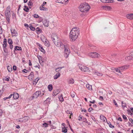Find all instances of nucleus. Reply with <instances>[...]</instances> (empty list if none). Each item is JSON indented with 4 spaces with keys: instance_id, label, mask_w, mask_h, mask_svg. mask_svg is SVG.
<instances>
[{
    "instance_id": "nucleus-1",
    "label": "nucleus",
    "mask_w": 133,
    "mask_h": 133,
    "mask_svg": "<svg viewBox=\"0 0 133 133\" xmlns=\"http://www.w3.org/2000/svg\"><path fill=\"white\" fill-rule=\"evenodd\" d=\"M54 44L57 46L58 47H60L62 49H64V56L65 58H67L70 52L69 49L68 48V46L66 45H63L61 42L58 40V41H57Z\"/></svg>"
},
{
    "instance_id": "nucleus-2",
    "label": "nucleus",
    "mask_w": 133,
    "mask_h": 133,
    "mask_svg": "<svg viewBox=\"0 0 133 133\" xmlns=\"http://www.w3.org/2000/svg\"><path fill=\"white\" fill-rule=\"evenodd\" d=\"M79 29L77 27L73 28L70 31L69 37L72 41H75L78 38L79 35Z\"/></svg>"
},
{
    "instance_id": "nucleus-3",
    "label": "nucleus",
    "mask_w": 133,
    "mask_h": 133,
    "mask_svg": "<svg viewBox=\"0 0 133 133\" xmlns=\"http://www.w3.org/2000/svg\"><path fill=\"white\" fill-rule=\"evenodd\" d=\"M90 7L87 3L81 4L80 6L79 9L81 12H87L90 9Z\"/></svg>"
},
{
    "instance_id": "nucleus-4",
    "label": "nucleus",
    "mask_w": 133,
    "mask_h": 133,
    "mask_svg": "<svg viewBox=\"0 0 133 133\" xmlns=\"http://www.w3.org/2000/svg\"><path fill=\"white\" fill-rule=\"evenodd\" d=\"M89 56L92 58H97L101 57L100 55L96 52H91L89 53Z\"/></svg>"
},
{
    "instance_id": "nucleus-5",
    "label": "nucleus",
    "mask_w": 133,
    "mask_h": 133,
    "mask_svg": "<svg viewBox=\"0 0 133 133\" xmlns=\"http://www.w3.org/2000/svg\"><path fill=\"white\" fill-rule=\"evenodd\" d=\"M51 37L54 43H56L57 41H58V37L56 34H52L51 35Z\"/></svg>"
},
{
    "instance_id": "nucleus-6",
    "label": "nucleus",
    "mask_w": 133,
    "mask_h": 133,
    "mask_svg": "<svg viewBox=\"0 0 133 133\" xmlns=\"http://www.w3.org/2000/svg\"><path fill=\"white\" fill-rule=\"evenodd\" d=\"M41 92L40 91H36L35 93L33 94V97L35 98H36L41 95Z\"/></svg>"
},
{
    "instance_id": "nucleus-7",
    "label": "nucleus",
    "mask_w": 133,
    "mask_h": 133,
    "mask_svg": "<svg viewBox=\"0 0 133 133\" xmlns=\"http://www.w3.org/2000/svg\"><path fill=\"white\" fill-rule=\"evenodd\" d=\"M10 31L12 36H17V32L16 30L15 29H13L12 28H11L10 29Z\"/></svg>"
},
{
    "instance_id": "nucleus-8",
    "label": "nucleus",
    "mask_w": 133,
    "mask_h": 133,
    "mask_svg": "<svg viewBox=\"0 0 133 133\" xmlns=\"http://www.w3.org/2000/svg\"><path fill=\"white\" fill-rule=\"evenodd\" d=\"M129 66V65H127L119 67V70H120L121 72V71H122L123 70H126L127 68H128Z\"/></svg>"
},
{
    "instance_id": "nucleus-9",
    "label": "nucleus",
    "mask_w": 133,
    "mask_h": 133,
    "mask_svg": "<svg viewBox=\"0 0 133 133\" xmlns=\"http://www.w3.org/2000/svg\"><path fill=\"white\" fill-rule=\"evenodd\" d=\"M43 23L44 25L47 27L49 26V22L47 20L45 19L43 22Z\"/></svg>"
},
{
    "instance_id": "nucleus-10",
    "label": "nucleus",
    "mask_w": 133,
    "mask_h": 133,
    "mask_svg": "<svg viewBox=\"0 0 133 133\" xmlns=\"http://www.w3.org/2000/svg\"><path fill=\"white\" fill-rule=\"evenodd\" d=\"M81 71L85 72L88 71H89L88 68L87 66H83Z\"/></svg>"
},
{
    "instance_id": "nucleus-11",
    "label": "nucleus",
    "mask_w": 133,
    "mask_h": 133,
    "mask_svg": "<svg viewBox=\"0 0 133 133\" xmlns=\"http://www.w3.org/2000/svg\"><path fill=\"white\" fill-rule=\"evenodd\" d=\"M34 77V74L32 72H31L30 74L28 76V78L30 80H32Z\"/></svg>"
},
{
    "instance_id": "nucleus-12",
    "label": "nucleus",
    "mask_w": 133,
    "mask_h": 133,
    "mask_svg": "<svg viewBox=\"0 0 133 133\" xmlns=\"http://www.w3.org/2000/svg\"><path fill=\"white\" fill-rule=\"evenodd\" d=\"M19 97L18 94L17 93H14L13 94V98L14 99H17Z\"/></svg>"
},
{
    "instance_id": "nucleus-13",
    "label": "nucleus",
    "mask_w": 133,
    "mask_h": 133,
    "mask_svg": "<svg viewBox=\"0 0 133 133\" xmlns=\"http://www.w3.org/2000/svg\"><path fill=\"white\" fill-rule=\"evenodd\" d=\"M127 17L130 19H133V14H130L127 15Z\"/></svg>"
},
{
    "instance_id": "nucleus-14",
    "label": "nucleus",
    "mask_w": 133,
    "mask_h": 133,
    "mask_svg": "<svg viewBox=\"0 0 133 133\" xmlns=\"http://www.w3.org/2000/svg\"><path fill=\"white\" fill-rule=\"evenodd\" d=\"M11 7L10 6H8L7 8L6 9V10L5 11L8 12L9 13V16H10V15H11Z\"/></svg>"
},
{
    "instance_id": "nucleus-15",
    "label": "nucleus",
    "mask_w": 133,
    "mask_h": 133,
    "mask_svg": "<svg viewBox=\"0 0 133 133\" xmlns=\"http://www.w3.org/2000/svg\"><path fill=\"white\" fill-rule=\"evenodd\" d=\"M61 75L60 73L58 72L54 76V78L55 79H56L58 78Z\"/></svg>"
},
{
    "instance_id": "nucleus-16",
    "label": "nucleus",
    "mask_w": 133,
    "mask_h": 133,
    "mask_svg": "<svg viewBox=\"0 0 133 133\" xmlns=\"http://www.w3.org/2000/svg\"><path fill=\"white\" fill-rule=\"evenodd\" d=\"M22 50V48L17 46H15V50H14V52H15V50Z\"/></svg>"
},
{
    "instance_id": "nucleus-17",
    "label": "nucleus",
    "mask_w": 133,
    "mask_h": 133,
    "mask_svg": "<svg viewBox=\"0 0 133 133\" xmlns=\"http://www.w3.org/2000/svg\"><path fill=\"white\" fill-rule=\"evenodd\" d=\"M3 44V47H6L7 46V43L6 39V38H4Z\"/></svg>"
},
{
    "instance_id": "nucleus-18",
    "label": "nucleus",
    "mask_w": 133,
    "mask_h": 133,
    "mask_svg": "<svg viewBox=\"0 0 133 133\" xmlns=\"http://www.w3.org/2000/svg\"><path fill=\"white\" fill-rule=\"evenodd\" d=\"M59 92V91L58 90H55L53 92V95L54 96H55L58 94Z\"/></svg>"
},
{
    "instance_id": "nucleus-19",
    "label": "nucleus",
    "mask_w": 133,
    "mask_h": 133,
    "mask_svg": "<svg viewBox=\"0 0 133 133\" xmlns=\"http://www.w3.org/2000/svg\"><path fill=\"white\" fill-rule=\"evenodd\" d=\"M56 2L62 4H64L66 2V1L65 2L64 0H57Z\"/></svg>"
},
{
    "instance_id": "nucleus-20",
    "label": "nucleus",
    "mask_w": 133,
    "mask_h": 133,
    "mask_svg": "<svg viewBox=\"0 0 133 133\" xmlns=\"http://www.w3.org/2000/svg\"><path fill=\"white\" fill-rule=\"evenodd\" d=\"M42 41L43 42H46L47 39L44 36H43L41 37Z\"/></svg>"
},
{
    "instance_id": "nucleus-21",
    "label": "nucleus",
    "mask_w": 133,
    "mask_h": 133,
    "mask_svg": "<svg viewBox=\"0 0 133 133\" xmlns=\"http://www.w3.org/2000/svg\"><path fill=\"white\" fill-rule=\"evenodd\" d=\"M43 6H41L39 7V9L40 10H41L47 11L48 9L47 8H45Z\"/></svg>"
},
{
    "instance_id": "nucleus-22",
    "label": "nucleus",
    "mask_w": 133,
    "mask_h": 133,
    "mask_svg": "<svg viewBox=\"0 0 133 133\" xmlns=\"http://www.w3.org/2000/svg\"><path fill=\"white\" fill-rule=\"evenodd\" d=\"M50 99H51L49 97L47 98L46 99V100H45L44 101V103H46V104L49 103L50 102Z\"/></svg>"
},
{
    "instance_id": "nucleus-23",
    "label": "nucleus",
    "mask_w": 133,
    "mask_h": 133,
    "mask_svg": "<svg viewBox=\"0 0 133 133\" xmlns=\"http://www.w3.org/2000/svg\"><path fill=\"white\" fill-rule=\"evenodd\" d=\"M22 118L23 121H24L23 122H25L27 121L29 119V118L28 116H25L24 118Z\"/></svg>"
},
{
    "instance_id": "nucleus-24",
    "label": "nucleus",
    "mask_w": 133,
    "mask_h": 133,
    "mask_svg": "<svg viewBox=\"0 0 133 133\" xmlns=\"http://www.w3.org/2000/svg\"><path fill=\"white\" fill-rule=\"evenodd\" d=\"M101 1L104 3H109L111 2V0H100Z\"/></svg>"
},
{
    "instance_id": "nucleus-25",
    "label": "nucleus",
    "mask_w": 133,
    "mask_h": 133,
    "mask_svg": "<svg viewBox=\"0 0 133 133\" xmlns=\"http://www.w3.org/2000/svg\"><path fill=\"white\" fill-rule=\"evenodd\" d=\"M48 88L49 91H51L53 89L52 85L51 84L49 85L48 86Z\"/></svg>"
},
{
    "instance_id": "nucleus-26",
    "label": "nucleus",
    "mask_w": 133,
    "mask_h": 133,
    "mask_svg": "<svg viewBox=\"0 0 133 133\" xmlns=\"http://www.w3.org/2000/svg\"><path fill=\"white\" fill-rule=\"evenodd\" d=\"M24 8L23 9L26 12L29 11V9L28 7L25 5L24 6Z\"/></svg>"
},
{
    "instance_id": "nucleus-27",
    "label": "nucleus",
    "mask_w": 133,
    "mask_h": 133,
    "mask_svg": "<svg viewBox=\"0 0 133 133\" xmlns=\"http://www.w3.org/2000/svg\"><path fill=\"white\" fill-rule=\"evenodd\" d=\"M86 87L89 90H92V86L89 85V84H86Z\"/></svg>"
},
{
    "instance_id": "nucleus-28",
    "label": "nucleus",
    "mask_w": 133,
    "mask_h": 133,
    "mask_svg": "<svg viewBox=\"0 0 133 133\" xmlns=\"http://www.w3.org/2000/svg\"><path fill=\"white\" fill-rule=\"evenodd\" d=\"M103 8L105 10H109L111 9V7L109 6H103Z\"/></svg>"
},
{
    "instance_id": "nucleus-29",
    "label": "nucleus",
    "mask_w": 133,
    "mask_h": 133,
    "mask_svg": "<svg viewBox=\"0 0 133 133\" xmlns=\"http://www.w3.org/2000/svg\"><path fill=\"white\" fill-rule=\"evenodd\" d=\"M95 74L98 76H101L103 75V74L102 73L99 72L98 71H96L95 72Z\"/></svg>"
},
{
    "instance_id": "nucleus-30",
    "label": "nucleus",
    "mask_w": 133,
    "mask_h": 133,
    "mask_svg": "<svg viewBox=\"0 0 133 133\" xmlns=\"http://www.w3.org/2000/svg\"><path fill=\"white\" fill-rule=\"evenodd\" d=\"M7 69L8 70V71L9 72H11L12 70V67L11 66H7Z\"/></svg>"
},
{
    "instance_id": "nucleus-31",
    "label": "nucleus",
    "mask_w": 133,
    "mask_h": 133,
    "mask_svg": "<svg viewBox=\"0 0 133 133\" xmlns=\"http://www.w3.org/2000/svg\"><path fill=\"white\" fill-rule=\"evenodd\" d=\"M67 130L65 127L62 128V132L64 133H66L67 132Z\"/></svg>"
},
{
    "instance_id": "nucleus-32",
    "label": "nucleus",
    "mask_w": 133,
    "mask_h": 133,
    "mask_svg": "<svg viewBox=\"0 0 133 133\" xmlns=\"http://www.w3.org/2000/svg\"><path fill=\"white\" fill-rule=\"evenodd\" d=\"M59 99L60 101L63 102L64 101V99L62 97V95H61L59 97Z\"/></svg>"
},
{
    "instance_id": "nucleus-33",
    "label": "nucleus",
    "mask_w": 133,
    "mask_h": 133,
    "mask_svg": "<svg viewBox=\"0 0 133 133\" xmlns=\"http://www.w3.org/2000/svg\"><path fill=\"white\" fill-rule=\"evenodd\" d=\"M114 70H115L117 72L120 73L121 74V72L120 71V70H119V67L117 68H114Z\"/></svg>"
},
{
    "instance_id": "nucleus-34",
    "label": "nucleus",
    "mask_w": 133,
    "mask_h": 133,
    "mask_svg": "<svg viewBox=\"0 0 133 133\" xmlns=\"http://www.w3.org/2000/svg\"><path fill=\"white\" fill-rule=\"evenodd\" d=\"M64 68V67H60L58 68H57L56 69V72H58L59 71H60V70L63 68Z\"/></svg>"
},
{
    "instance_id": "nucleus-35",
    "label": "nucleus",
    "mask_w": 133,
    "mask_h": 133,
    "mask_svg": "<svg viewBox=\"0 0 133 133\" xmlns=\"http://www.w3.org/2000/svg\"><path fill=\"white\" fill-rule=\"evenodd\" d=\"M6 47H3V49L4 52L5 53H8V50L6 48Z\"/></svg>"
},
{
    "instance_id": "nucleus-36",
    "label": "nucleus",
    "mask_w": 133,
    "mask_h": 133,
    "mask_svg": "<svg viewBox=\"0 0 133 133\" xmlns=\"http://www.w3.org/2000/svg\"><path fill=\"white\" fill-rule=\"evenodd\" d=\"M125 58L127 60H130L132 59V58L130 56V55L129 56H127Z\"/></svg>"
},
{
    "instance_id": "nucleus-37",
    "label": "nucleus",
    "mask_w": 133,
    "mask_h": 133,
    "mask_svg": "<svg viewBox=\"0 0 133 133\" xmlns=\"http://www.w3.org/2000/svg\"><path fill=\"white\" fill-rule=\"evenodd\" d=\"M8 42L9 44H12L13 42L11 39H8Z\"/></svg>"
},
{
    "instance_id": "nucleus-38",
    "label": "nucleus",
    "mask_w": 133,
    "mask_h": 133,
    "mask_svg": "<svg viewBox=\"0 0 133 133\" xmlns=\"http://www.w3.org/2000/svg\"><path fill=\"white\" fill-rule=\"evenodd\" d=\"M69 83L70 84L73 83L74 82V80L73 79H71L69 80Z\"/></svg>"
},
{
    "instance_id": "nucleus-39",
    "label": "nucleus",
    "mask_w": 133,
    "mask_h": 133,
    "mask_svg": "<svg viewBox=\"0 0 133 133\" xmlns=\"http://www.w3.org/2000/svg\"><path fill=\"white\" fill-rule=\"evenodd\" d=\"M10 16L11 15H10V16H8V17H6V20L7 21V22H8L9 23H10Z\"/></svg>"
},
{
    "instance_id": "nucleus-40",
    "label": "nucleus",
    "mask_w": 133,
    "mask_h": 133,
    "mask_svg": "<svg viewBox=\"0 0 133 133\" xmlns=\"http://www.w3.org/2000/svg\"><path fill=\"white\" fill-rule=\"evenodd\" d=\"M36 30L39 33H41L42 32L41 30L38 27H37L36 28Z\"/></svg>"
},
{
    "instance_id": "nucleus-41",
    "label": "nucleus",
    "mask_w": 133,
    "mask_h": 133,
    "mask_svg": "<svg viewBox=\"0 0 133 133\" xmlns=\"http://www.w3.org/2000/svg\"><path fill=\"white\" fill-rule=\"evenodd\" d=\"M122 107H123V108H124V107H126L127 105L125 103L123 102H122Z\"/></svg>"
},
{
    "instance_id": "nucleus-42",
    "label": "nucleus",
    "mask_w": 133,
    "mask_h": 133,
    "mask_svg": "<svg viewBox=\"0 0 133 133\" xmlns=\"http://www.w3.org/2000/svg\"><path fill=\"white\" fill-rule=\"evenodd\" d=\"M29 28L32 31H34L35 30V27H34L33 26H30L29 27Z\"/></svg>"
},
{
    "instance_id": "nucleus-43",
    "label": "nucleus",
    "mask_w": 133,
    "mask_h": 133,
    "mask_svg": "<svg viewBox=\"0 0 133 133\" xmlns=\"http://www.w3.org/2000/svg\"><path fill=\"white\" fill-rule=\"evenodd\" d=\"M66 112L67 114H70V115H72V113L71 111L68 110L66 111Z\"/></svg>"
},
{
    "instance_id": "nucleus-44",
    "label": "nucleus",
    "mask_w": 133,
    "mask_h": 133,
    "mask_svg": "<svg viewBox=\"0 0 133 133\" xmlns=\"http://www.w3.org/2000/svg\"><path fill=\"white\" fill-rule=\"evenodd\" d=\"M5 13L6 17H8V16H9V13L8 12L5 11Z\"/></svg>"
},
{
    "instance_id": "nucleus-45",
    "label": "nucleus",
    "mask_w": 133,
    "mask_h": 133,
    "mask_svg": "<svg viewBox=\"0 0 133 133\" xmlns=\"http://www.w3.org/2000/svg\"><path fill=\"white\" fill-rule=\"evenodd\" d=\"M78 66L79 68L81 70V69H82V66H83L82 65V64H78Z\"/></svg>"
},
{
    "instance_id": "nucleus-46",
    "label": "nucleus",
    "mask_w": 133,
    "mask_h": 133,
    "mask_svg": "<svg viewBox=\"0 0 133 133\" xmlns=\"http://www.w3.org/2000/svg\"><path fill=\"white\" fill-rule=\"evenodd\" d=\"M108 123L109 124V125L110 127V128H114V126L113 125H112L111 123Z\"/></svg>"
},
{
    "instance_id": "nucleus-47",
    "label": "nucleus",
    "mask_w": 133,
    "mask_h": 133,
    "mask_svg": "<svg viewBox=\"0 0 133 133\" xmlns=\"http://www.w3.org/2000/svg\"><path fill=\"white\" fill-rule=\"evenodd\" d=\"M28 5L29 6H31L33 4L30 1H29L28 3Z\"/></svg>"
},
{
    "instance_id": "nucleus-48",
    "label": "nucleus",
    "mask_w": 133,
    "mask_h": 133,
    "mask_svg": "<svg viewBox=\"0 0 133 133\" xmlns=\"http://www.w3.org/2000/svg\"><path fill=\"white\" fill-rule=\"evenodd\" d=\"M40 49V50L42 52H43L44 53H45V51L44 50V49L42 47H41Z\"/></svg>"
},
{
    "instance_id": "nucleus-49",
    "label": "nucleus",
    "mask_w": 133,
    "mask_h": 133,
    "mask_svg": "<svg viewBox=\"0 0 133 133\" xmlns=\"http://www.w3.org/2000/svg\"><path fill=\"white\" fill-rule=\"evenodd\" d=\"M48 124L46 123H44L43 124V125L45 127H48Z\"/></svg>"
},
{
    "instance_id": "nucleus-50",
    "label": "nucleus",
    "mask_w": 133,
    "mask_h": 133,
    "mask_svg": "<svg viewBox=\"0 0 133 133\" xmlns=\"http://www.w3.org/2000/svg\"><path fill=\"white\" fill-rule=\"evenodd\" d=\"M129 55L132 58V59H133V52L131 53Z\"/></svg>"
},
{
    "instance_id": "nucleus-51",
    "label": "nucleus",
    "mask_w": 133,
    "mask_h": 133,
    "mask_svg": "<svg viewBox=\"0 0 133 133\" xmlns=\"http://www.w3.org/2000/svg\"><path fill=\"white\" fill-rule=\"evenodd\" d=\"M24 121H23V120L22 118H20L19 120V121L21 122H23Z\"/></svg>"
},
{
    "instance_id": "nucleus-52",
    "label": "nucleus",
    "mask_w": 133,
    "mask_h": 133,
    "mask_svg": "<svg viewBox=\"0 0 133 133\" xmlns=\"http://www.w3.org/2000/svg\"><path fill=\"white\" fill-rule=\"evenodd\" d=\"M34 17L35 18H37L38 17V16L37 14H35L34 15Z\"/></svg>"
},
{
    "instance_id": "nucleus-53",
    "label": "nucleus",
    "mask_w": 133,
    "mask_h": 133,
    "mask_svg": "<svg viewBox=\"0 0 133 133\" xmlns=\"http://www.w3.org/2000/svg\"><path fill=\"white\" fill-rule=\"evenodd\" d=\"M13 69L14 70H16L17 69L16 66L15 65H14L13 67Z\"/></svg>"
},
{
    "instance_id": "nucleus-54",
    "label": "nucleus",
    "mask_w": 133,
    "mask_h": 133,
    "mask_svg": "<svg viewBox=\"0 0 133 133\" xmlns=\"http://www.w3.org/2000/svg\"><path fill=\"white\" fill-rule=\"evenodd\" d=\"M10 45V48L11 49H13V46L12 44H9Z\"/></svg>"
},
{
    "instance_id": "nucleus-55",
    "label": "nucleus",
    "mask_w": 133,
    "mask_h": 133,
    "mask_svg": "<svg viewBox=\"0 0 133 133\" xmlns=\"http://www.w3.org/2000/svg\"><path fill=\"white\" fill-rule=\"evenodd\" d=\"M22 71L23 72L25 73H27V72L28 71L26 69H24Z\"/></svg>"
},
{
    "instance_id": "nucleus-56",
    "label": "nucleus",
    "mask_w": 133,
    "mask_h": 133,
    "mask_svg": "<svg viewBox=\"0 0 133 133\" xmlns=\"http://www.w3.org/2000/svg\"><path fill=\"white\" fill-rule=\"evenodd\" d=\"M71 95L72 97L73 98L74 97L75 95L74 93H71Z\"/></svg>"
},
{
    "instance_id": "nucleus-57",
    "label": "nucleus",
    "mask_w": 133,
    "mask_h": 133,
    "mask_svg": "<svg viewBox=\"0 0 133 133\" xmlns=\"http://www.w3.org/2000/svg\"><path fill=\"white\" fill-rule=\"evenodd\" d=\"M12 17L14 18H16V15L14 13H13L12 15Z\"/></svg>"
},
{
    "instance_id": "nucleus-58",
    "label": "nucleus",
    "mask_w": 133,
    "mask_h": 133,
    "mask_svg": "<svg viewBox=\"0 0 133 133\" xmlns=\"http://www.w3.org/2000/svg\"><path fill=\"white\" fill-rule=\"evenodd\" d=\"M92 110H93V109L92 108L90 107V108H89V109H88V111L89 112H90Z\"/></svg>"
},
{
    "instance_id": "nucleus-59",
    "label": "nucleus",
    "mask_w": 133,
    "mask_h": 133,
    "mask_svg": "<svg viewBox=\"0 0 133 133\" xmlns=\"http://www.w3.org/2000/svg\"><path fill=\"white\" fill-rule=\"evenodd\" d=\"M127 111L128 112V114H131L130 115H131L132 114L131 113V112L130 110L128 109Z\"/></svg>"
},
{
    "instance_id": "nucleus-60",
    "label": "nucleus",
    "mask_w": 133,
    "mask_h": 133,
    "mask_svg": "<svg viewBox=\"0 0 133 133\" xmlns=\"http://www.w3.org/2000/svg\"><path fill=\"white\" fill-rule=\"evenodd\" d=\"M99 99H100L101 101H103L104 100L103 97L102 96H100L99 97Z\"/></svg>"
},
{
    "instance_id": "nucleus-61",
    "label": "nucleus",
    "mask_w": 133,
    "mask_h": 133,
    "mask_svg": "<svg viewBox=\"0 0 133 133\" xmlns=\"http://www.w3.org/2000/svg\"><path fill=\"white\" fill-rule=\"evenodd\" d=\"M123 119H127V118L125 116V115H123Z\"/></svg>"
},
{
    "instance_id": "nucleus-62",
    "label": "nucleus",
    "mask_w": 133,
    "mask_h": 133,
    "mask_svg": "<svg viewBox=\"0 0 133 133\" xmlns=\"http://www.w3.org/2000/svg\"><path fill=\"white\" fill-rule=\"evenodd\" d=\"M48 42H47V40H46V42H45V45L47 46H49V44H48V43H47Z\"/></svg>"
},
{
    "instance_id": "nucleus-63",
    "label": "nucleus",
    "mask_w": 133,
    "mask_h": 133,
    "mask_svg": "<svg viewBox=\"0 0 133 133\" xmlns=\"http://www.w3.org/2000/svg\"><path fill=\"white\" fill-rule=\"evenodd\" d=\"M129 120L133 124V120L131 118L129 119Z\"/></svg>"
},
{
    "instance_id": "nucleus-64",
    "label": "nucleus",
    "mask_w": 133,
    "mask_h": 133,
    "mask_svg": "<svg viewBox=\"0 0 133 133\" xmlns=\"http://www.w3.org/2000/svg\"><path fill=\"white\" fill-rule=\"evenodd\" d=\"M103 120L104 121H105V120H106V118L104 116H103Z\"/></svg>"
}]
</instances>
